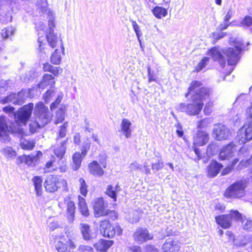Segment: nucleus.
Wrapping results in <instances>:
<instances>
[{
  "mask_svg": "<svg viewBox=\"0 0 252 252\" xmlns=\"http://www.w3.org/2000/svg\"><path fill=\"white\" fill-rule=\"evenodd\" d=\"M33 109V104L29 103L20 107L18 110L14 112L15 108L13 106H7L3 108V110L5 113H12L14 121L19 126H25L31 118Z\"/></svg>",
  "mask_w": 252,
  "mask_h": 252,
  "instance_id": "obj_1",
  "label": "nucleus"
},
{
  "mask_svg": "<svg viewBox=\"0 0 252 252\" xmlns=\"http://www.w3.org/2000/svg\"><path fill=\"white\" fill-rule=\"evenodd\" d=\"M192 92L193 94L191 95V98L194 100L202 103L210 100L212 94L211 89L203 86L202 83L198 81H193L190 83L188 92L186 94L185 97L187 98Z\"/></svg>",
  "mask_w": 252,
  "mask_h": 252,
  "instance_id": "obj_2",
  "label": "nucleus"
},
{
  "mask_svg": "<svg viewBox=\"0 0 252 252\" xmlns=\"http://www.w3.org/2000/svg\"><path fill=\"white\" fill-rule=\"evenodd\" d=\"M233 42L235 49L229 47L224 52L227 57V63L229 65H234L237 64L240 59L239 55L244 46L242 40L239 38L235 39Z\"/></svg>",
  "mask_w": 252,
  "mask_h": 252,
  "instance_id": "obj_3",
  "label": "nucleus"
},
{
  "mask_svg": "<svg viewBox=\"0 0 252 252\" xmlns=\"http://www.w3.org/2000/svg\"><path fill=\"white\" fill-rule=\"evenodd\" d=\"M33 114L35 119L41 123V126H44L51 122L52 117V115L50 113L48 107L46 106L42 101L36 104Z\"/></svg>",
  "mask_w": 252,
  "mask_h": 252,
  "instance_id": "obj_4",
  "label": "nucleus"
},
{
  "mask_svg": "<svg viewBox=\"0 0 252 252\" xmlns=\"http://www.w3.org/2000/svg\"><path fill=\"white\" fill-rule=\"evenodd\" d=\"M246 187L245 181H236L226 189L224 196L227 198H240L244 195Z\"/></svg>",
  "mask_w": 252,
  "mask_h": 252,
  "instance_id": "obj_5",
  "label": "nucleus"
},
{
  "mask_svg": "<svg viewBox=\"0 0 252 252\" xmlns=\"http://www.w3.org/2000/svg\"><path fill=\"white\" fill-rule=\"evenodd\" d=\"M191 103L186 104L181 103L176 106V109L180 112H185L190 116H196L199 114L204 106V103L194 100L191 98Z\"/></svg>",
  "mask_w": 252,
  "mask_h": 252,
  "instance_id": "obj_6",
  "label": "nucleus"
},
{
  "mask_svg": "<svg viewBox=\"0 0 252 252\" xmlns=\"http://www.w3.org/2000/svg\"><path fill=\"white\" fill-rule=\"evenodd\" d=\"M242 219V215L238 211H231L230 213L226 215H221L216 216L215 220L217 224L222 228L226 229L231 225V221L233 220H239Z\"/></svg>",
  "mask_w": 252,
  "mask_h": 252,
  "instance_id": "obj_7",
  "label": "nucleus"
},
{
  "mask_svg": "<svg viewBox=\"0 0 252 252\" xmlns=\"http://www.w3.org/2000/svg\"><path fill=\"white\" fill-rule=\"evenodd\" d=\"M99 230L101 233L105 237L111 238L115 234L121 235L123 230L118 224L112 225L109 220H104L101 221L99 225Z\"/></svg>",
  "mask_w": 252,
  "mask_h": 252,
  "instance_id": "obj_8",
  "label": "nucleus"
},
{
  "mask_svg": "<svg viewBox=\"0 0 252 252\" xmlns=\"http://www.w3.org/2000/svg\"><path fill=\"white\" fill-rule=\"evenodd\" d=\"M239 142L245 143L252 139V121H248L238 132Z\"/></svg>",
  "mask_w": 252,
  "mask_h": 252,
  "instance_id": "obj_9",
  "label": "nucleus"
},
{
  "mask_svg": "<svg viewBox=\"0 0 252 252\" xmlns=\"http://www.w3.org/2000/svg\"><path fill=\"white\" fill-rule=\"evenodd\" d=\"M213 132L215 138L219 141L226 139L230 134L226 126L220 123L214 125Z\"/></svg>",
  "mask_w": 252,
  "mask_h": 252,
  "instance_id": "obj_10",
  "label": "nucleus"
},
{
  "mask_svg": "<svg viewBox=\"0 0 252 252\" xmlns=\"http://www.w3.org/2000/svg\"><path fill=\"white\" fill-rule=\"evenodd\" d=\"M134 241L139 244L153 239V236L151 235L149 230L145 228L138 227L133 235Z\"/></svg>",
  "mask_w": 252,
  "mask_h": 252,
  "instance_id": "obj_11",
  "label": "nucleus"
},
{
  "mask_svg": "<svg viewBox=\"0 0 252 252\" xmlns=\"http://www.w3.org/2000/svg\"><path fill=\"white\" fill-rule=\"evenodd\" d=\"M180 248L178 240L170 237L166 239L162 247V252H178Z\"/></svg>",
  "mask_w": 252,
  "mask_h": 252,
  "instance_id": "obj_12",
  "label": "nucleus"
},
{
  "mask_svg": "<svg viewBox=\"0 0 252 252\" xmlns=\"http://www.w3.org/2000/svg\"><path fill=\"white\" fill-rule=\"evenodd\" d=\"M93 207L95 216L97 217L108 214V210L106 209V205L102 197L95 199Z\"/></svg>",
  "mask_w": 252,
  "mask_h": 252,
  "instance_id": "obj_13",
  "label": "nucleus"
},
{
  "mask_svg": "<svg viewBox=\"0 0 252 252\" xmlns=\"http://www.w3.org/2000/svg\"><path fill=\"white\" fill-rule=\"evenodd\" d=\"M236 145L232 142L223 147L219 154V158L221 160H224L233 156L236 152Z\"/></svg>",
  "mask_w": 252,
  "mask_h": 252,
  "instance_id": "obj_14",
  "label": "nucleus"
},
{
  "mask_svg": "<svg viewBox=\"0 0 252 252\" xmlns=\"http://www.w3.org/2000/svg\"><path fill=\"white\" fill-rule=\"evenodd\" d=\"M58 179L52 175H49L46 177L44 186L47 191L53 192L58 189Z\"/></svg>",
  "mask_w": 252,
  "mask_h": 252,
  "instance_id": "obj_15",
  "label": "nucleus"
},
{
  "mask_svg": "<svg viewBox=\"0 0 252 252\" xmlns=\"http://www.w3.org/2000/svg\"><path fill=\"white\" fill-rule=\"evenodd\" d=\"M79 228L83 236V239L86 241H92L95 238L96 234L93 232L89 224L85 223H81L80 224Z\"/></svg>",
  "mask_w": 252,
  "mask_h": 252,
  "instance_id": "obj_16",
  "label": "nucleus"
},
{
  "mask_svg": "<svg viewBox=\"0 0 252 252\" xmlns=\"http://www.w3.org/2000/svg\"><path fill=\"white\" fill-rule=\"evenodd\" d=\"M10 129L6 124L5 117L0 116V140L5 142L9 140Z\"/></svg>",
  "mask_w": 252,
  "mask_h": 252,
  "instance_id": "obj_17",
  "label": "nucleus"
},
{
  "mask_svg": "<svg viewBox=\"0 0 252 252\" xmlns=\"http://www.w3.org/2000/svg\"><path fill=\"white\" fill-rule=\"evenodd\" d=\"M222 167L221 164L212 160L207 167V175L211 178L216 177Z\"/></svg>",
  "mask_w": 252,
  "mask_h": 252,
  "instance_id": "obj_18",
  "label": "nucleus"
},
{
  "mask_svg": "<svg viewBox=\"0 0 252 252\" xmlns=\"http://www.w3.org/2000/svg\"><path fill=\"white\" fill-rule=\"evenodd\" d=\"M31 90L30 89H22L18 93H14L15 105H21L26 100L27 98L30 96Z\"/></svg>",
  "mask_w": 252,
  "mask_h": 252,
  "instance_id": "obj_19",
  "label": "nucleus"
},
{
  "mask_svg": "<svg viewBox=\"0 0 252 252\" xmlns=\"http://www.w3.org/2000/svg\"><path fill=\"white\" fill-rule=\"evenodd\" d=\"M55 84L54 77L51 74H45L43 75L41 80L37 84V87L40 89H43L48 86L51 88L54 87Z\"/></svg>",
  "mask_w": 252,
  "mask_h": 252,
  "instance_id": "obj_20",
  "label": "nucleus"
},
{
  "mask_svg": "<svg viewBox=\"0 0 252 252\" xmlns=\"http://www.w3.org/2000/svg\"><path fill=\"white\" fill-rule=\"evenodd\" d=\"M38 155H42V153L39 151L35 155H31L28 156L23 155L22 156H20L17 159V163L20 164L25 163L28 165L31 166L33 162L38 160Z\"/></svg>",
  "mask_w": 252,
  "mask_h": 252,
  "instance_id": "obj_21",
  "label": "nucleus"
},
{
  "mask_svg": "<svg viewBox=\"0 0 252 252\" xmlns=\"http://www.w3.org/2000/svg\"><path fill=\"white\" fill-rule=\"evenodd\" d=\"M209 139V135L206 132L198 131L194 137L193 144L199 146H203L208 142Z\"/></svg>",
  "mask_w": 252,
  "mask_h": 252,
  "instance_id": "obj_22",
  "label": "nucleus"
},
{
  "mask_svg": "<svg viewBox=\"0 0 252 252\" xmlns=\"http://www.w3.org/2000/svg\"><path fill=\"white\" fill-rule=\"evenodd\" d=\"M88 168L90 173L95 177H101L104 174V170L96 160L90 162Z\"/></svg>",
  "mask_w": 252,
  "mask_h": 252,
  "instance_id": "obj_23",
  "label": "nucleus"
},
{
  "mask_svg": "<svg viewBox=\"0 0 252 252\" xmlns=\"http://www.w3.org/2000/svg\"><path fill=\"white\" fill-rule=\"evenodd\" d=\"M209 55L214 61L218 62L220 66L223 67L225 64V60L224 57L217 47H214L209 50Z\"/></svg>",
  "mask_w": 252,
  "mask_h": 252,
  "instance_id": "obj_24",
  "label": "nucleus"
},
{
  "mask_svg": "<svg viewBox=\"0 0 252 252\" xmlns=\"http://www.w3.org/2000/svg\"><path fill=\"white\" fill-rule=\"evenodd\" d=\"M68 141V138L62 141L60 145H57L54 150L55 155L59 158L61 161L63 162L62 158L66 152V146Z\"/></svg>",
  "mask_w": 252,
  "mask_h": 252,
  "instance_id": "obj_25",
  "label": "nucleus"
},
{
  "mask_svg": "<svg viewBox=\"0 0 252 252\" xmlns=\"http://www.w3.org/2000/svg\"><path fill=\"white\" fill-rule=\"evenodd\" d=\"M113 243L112 240L100 239L98 242L94 244V246L97 251L103 252L107 250Z\"/></svg>",
  "mask_w": 252,
  "mask_h": 252,
  "instance_id": "obj_26",
  "label": "nucleus"
},
{
  "mask_svg": "<svg viewBox=\"0 0 252 252\" xmlns=\"http://www.w3.org/2000/svg\"><path fill=\"white\" fill-rule=\"evenodd\" d=\"M131 122L126 119H123L121 124V131L126 138H129L131 135V129L130 126Z\"/></svg>",
  "mask_w": 252,
  "mask_h": 252,
  "instance_id": "obj_27",
  "label": "nucleus"
},
{
  "mask_svg": "<svg viewBox=\"0 0 252 252\" xmlns=\"http://www.w3.org/2000/svg\"><path fill=\"white\" fill-rule=\"evenodd\" d=\"M64 202L67 206V213L68 219L70 220H73L74 217V213L75 210V206L74 202L70 200L69 198H65Z\"/></svg>",
  "mask_w": 252,
  "mask_h": 252,
  "instance_id": "obj_28",
  "label": "nucleus"
},
{
  "mask_svg": "<svg viewBox=\"0 0 252 252\" xmlns=\"http://www.w3.org/2000/svg\"><path fill=\"white\" fill-rule=\"evenodd\" d=\"M46 38L49 45L53 48L56 47L58 41V37L54 32H47Z\"/></svg>",
  "mask_w": 252,
  "mask_h": 252,
  "instance_id": "obj_29",
  "label": "nucleus"
},
{
  "mask_svg": "<svg viewBox=\"0 0 252 252\" xmlns=\"http://www.w3.org/2000/svg\"><path fill=\"white\" fill-rule=\"evenodd\" d=\"M78 199L79 209L81 213L83 216L87 217L89 213L85 199L80 195L78 196Z\"/></svg>",
  "mask_w": 252,
  "mask_h": 252,
  "instance_id": "obj_30",
  "label": "nucleus"
},
{
  "mask_svg": "<svg viewBox=\"0 0 252 252\" xmlns=\"http://www.w3.org/2000/svg\"><path fill=\"white\" fill-rule=\"evenodd\" d=\"M83 158L84 157L81 153L76 152L72 156V169L73 170H77L80 168Z\"/></svg>",
  "mask_w": 252,
  "mask_h": 252,
  "instance_id": "obj_31",
  "label": "nucleus"
},
{
  "mask_svg": "<svg viewBox=\"0 0 252 252\" xmlns=\"http://www.w3.org/2000/svg\"><path fill=\"white\" fill-rule=\"evenodd\" d=\"M153 14L158 19L165 17L167 14V10L162 7L157 6L152 10Z\"/></svg>",
  "mask_w": 252,
  "mask_h": 252,
  "instance_id": "obj_32",
  "label": "nucleus"
},
{
  "mask_svg": "<svg viewBox=\"0 0 252 252\" xmlns=\"http://www.w3.org/2000/svg\"><path fill=\"white\" fill-rule=\"evenodd\" d=\"M65 111V106L63 104L61 105L56 115V120L55 122V124L62 123L64 121Z\"/></svg>",
  "mask_w": 252,
  "mask_h": 252,
  "instance_id": "obj_33",
  "label": "nucleus"
},
{
  "mask_svg": "<svg viewBox=\"0 0 252 252\" xmlns=\"http://www.w3.org/2000/svg\"><path fill=\"white\" fill-rule=\"evenodd\" d=\"M35 191L37 196L41 195L42 179L40 176H36L32 178Z\"/></svg>",
  "mask_w": 252,
  "mask_h": 252,
  "instance_id": "obj_34",
  "label": "nucleus"
},
{
  "mask_svg": "<svg viewBox=\"0 0 252 252\" xmlns=\"http://www.w3.org/2000/svg\"><path fill=\"white\" fill-rule=\"evenodd\" d=\"M60 69V67L53 66L48 63H46L43 64V70L45 72H50L55 76H57L59 75Z\"/></svg>",
  "mask_w": 252,
  "mask_h": 252,
  "instance_id": "obj_35",
  "label": "nucleus"
},
{
  "mask_svg": "<svg viewBox=\"0 0 252 252\" xmlns=\"http://www.w3.org/2000/svg\"><path fill=\"white\" fill-rule=\"evenodd\" d=\"M43 127H44V126H41V123L35 119L34 120H31L29 124V129L31 133L37 132L40 129Z\"/></svg>",
  "mask_w": 252,
  "mask_h": 252,
  "instance_id": "obj_36",
  "label": "nucleus"
},
{
  "mask_svg": "<svg viewBox=\"0 0 252 252\" xmlns=\"http://www.w3.org/2000/svg\"><path fill=\"white\" fill-rule=\"evenodd\" d=\"M232 15H233V11L231 9H229V10L228 11L227 14H226V15L224 17V24L223 25L221 24L219 27L220 31H221L222 30H225L228 27L229 24H228V22L229 21V20L231 18Z\"/></svg>",
  "mask_w": 252,
  "mask_h": 252,
  "instance_id": "obj_37",
  "label": "nucleus"
},
{
  "mask_svg": "<svg viewBox=\"0 0 252 252\" xmlns=\"http://www.w3.org/2000/svg\"><path fill=\"white\" fill-rule=\"evenodd\" d=\"M61 60L60 52L58 49H56L51 56V62L54 64L58 65L61 63Z\"/></svg>",
  "mask_w": 252,
  "mask_h": 252,
  "instance_id": "obj_38",
  "label": "nucleus"
},
{
  "mask_svg": "<svg viewBox=\"0 0 252 252\" xmlns=\"http://www.w3.org/2000/svg\"><path fill=\"white\" fill-rule=\"evenodd\" d=\"M15 31V29L12 26L8 27L3 29L0 32L1 37L4 39L8 38L12 35Z\"/></svg>",
  "mask_w": 252,
  "mask_h": 252,
  "instance_id": "obj_39",
  "label": "nucleus"
},
{
  "mask_svg": "<svg viewBox=\"0 0 252 252\" xmlns=\"http://www.w3.org/2000/svg\"><path fill=\"white\" fill-rule=\"evenodd\" d=\"M239 159L237 158H235L226 167L223 169L221 171V175H225L229 174L234 169L236 164L239 161Z\"/></svg>",
  "mask_w": 252,
  "mask_h": 252,
  "instance_id": "obj_40",
  "label": "nucleus"
},
{
  "mask_svg": "<svg viewBox=\"0 0 252 252\" xmlns=\"http://www.w3.org/2000/svg\"><path fill=\"white\" fill-rule=\"evenodd\" d=\"M37 5L39 10L43 14L47 12L49 9H47L48 3L47 0H37Z\"/></svg>",
  "mask_w": 252,
  "mask_h": 252,
  "instance_id": "obj_41",
  "label": "nucleus"
},
{
  "mask_svg": "<svg viewBox=\"0 0 252 252\" xmlns=\"http://www.w3.org/2000/svg\"><path fill=\"white\" fill-rule=\"evenodd\" d=\"M105 192L109 197L113 199L114 201L116 202L117 201V191L114 189L113 186L108 185Z\"/></svg>",
  "mask_w": 252,
  "mask_h": 252,
  "instance_id": "obj_42",
  "label": "nucleus"
},
{
  "mask_svg": "<svg viewBox=\"0 0 252 252\" xmlns=\"http://www.w3.org/2000/svg\"><path fill=\"white\" fill-rule=\"evenodd\" d=\"M210 60L209 57H204L198 63L197 65L195 67V70L196 72H199L202 70L207 64Z\"/></svg>",
  "mask_w": 252,
  "mask_h": 252,
  "instance_id": "obj_43",
  "label": "nucleus"
},
{
  "mask_svg": "<svg viewBox=\"0 0 252 252\" xmlns=\"http://www.w3.org/2000/svg\"><path fill=\"white\" fill-rule=\"evenodd\" d=\"M47 14L49 16H50L48 20V27L47 32H54L53 28L55 27L54 22V18L53 17V12L49 10L47 12Z\"/></svg>",
  "mask_w": 252,
  "mask_h": 252,
  "instance_id": "obj_44",
  "label": "nucleus"
},
{
  "mask_svg": "<svg viewBox=\"0 0 252 252\" xmlns=\"http://www.w3.org/2000/svg\"><path fill=\"white\" fill-rule=\"evenodd\" d=\"M243 228L248 231H252V220L244 219L242 221Z\"/></svg>",
  "mask_w": 252,
  "mask_h": 252,
  "instance_id": "obj_45",
  "label": "nucleus"
},
{
  "mask_svg": "<svg viewBox=\"0 0 252 252\" xmlns=\"http://www.w3.org/2000/svg\"><path fill=\"white\" fill-rule=\"evenodd\" d=\"M15 96L14 93H11L7 96L1 98L0 101L3 104L12 102L15 105Z\"/></svg>",
  "mask_w": 252,
  "mask_h": 252,
  "instance_id": "obj_46",
  "label": "nucleus"
},
{
  "mask_svg": "<svg viewBox=\"0 0 252 252\" xmlns=\"http://www.w3.org/2000/svg\"><path fill=\"white\" fill-rule=\"evenodd\" d=\"M79 183L80 184V190L81 193L84 195L86 196L88 190H87V186L86 184L85 181L82 178L79 179Z\"/></svg>",
  "mask_w": 252,
  "mask_h": 252,
  "instance_id": "obj_47",
  "label": "nucleus"
},
{
  "mask_svg": "<svg viewBox=\"0 0 252 252\" xmlns=\"http://www.w3.org/2000/svg\"><path fill=\"white\" fill-rule=\"evenodd\" d=\"M67 126L68 123L67 122H65L61 126L59 132V136L57 138V140H58L60 138H63L66 136V128Z\"/></svg>",
  "mask_w": 252,
  "mask_h": 252,
  "instance_id": "obj_48",
  "label": "nucleus"
},
{
  "mask_svg": "<svg viewBox=\"0 0 252 252\" xmlns=\"http://www.w3.org/2000/svg\"><path fill=\"white\" fill-rule=\"evenodd\" d=\"M21 146L24 150H32L34 147V143L31 141L25 140L21 143Z\"/></svg>",
  "mask_w": 252,
  "mask_h": 252,
  "instance_id": "obj_49",
  "label": "nucleus"
},
{
  "mask_svg": "<svg viewBox=\"0 0 252 252\" xmlns=\"http://www.w3.org/2000/svg\"><path fill=\"white\" fill-rule=\"evenodd\" d=\"M55 95V91L54 89L48 90L43 95V98L46 103H48L51 98Z\"/></svg>",
  "mask_w": 252,
  "mask_h": 252,
  "instance_id": "obj_50",
  "label": "nucleus"
},
{
  "mask_svg": "<svg viewBox=\"0 0 252 252\" xmlns=\"http://www.w3.org/2000/svg\"><path fill=\"white\" fill-rule=\"evenodd\" d=\"M129 171L132 172L135 171H143L142 165L139 164L136 161H134L130 164L129 166Z\"/></svg>",
  "mask_w": 252,
  "mask_h": 252,
  "instance_id": "obj_51",
  "label": "nucleus"
},
{
  "mask_svg": "<svg viewBox=\"0 0 252 252\" xmlns=\"http://www.w3.org/2000/svg\"><path fill=\"white\" fill-rule=\"evenodd\" d=\"M55 247L58 252H66L67 249V244H64L61 241L58 242Z\"/></svg>",
  "mask_w": 252,
  "mask_h": 252,
  "instance_id": "obj_52",
  "label": "nucleus"
},
{
  "mask_svg": "<svg viewBox=\"0 0 252 252\" xmlns=\"http://www.w3.org/2000/svg\"><path fill=\"white\" fill-rule=\"evenodd\" d=\"M90 148V142L88 140L83 143L81 148V154L84 157L87 154L88 150Z\"/></svg>",
  "mask_w": 252,
  "mask_h": 252,
  "instance_id": "obj_53",
  "label": "nucleus"
},
{
  "mask_svg": "<svg viewBox=\"0 0 252 252\" xmlns=\"http://www.w3.org/2000/svg\"><path fill=\"white\" fill-rule=\"evenodd\" d=\"M213 105V102L209 100V101L207 103L204 109V112L206 115H210L212 112V107Z\"/></svg>",
  "mask_w": 252,
  "mask_h": 252,
  "instance_id": "obj_54",
  "label": "nucleus"
},
{
  "mask_svg": "<svg viewBox=\"0 0 252 252\" xmlns=\"http://www.w3.org/2000/svg\"><path fill=\"white\" fill-rule=\"evenodd\" d=\"M226 34L225 32H214L213 33L212 35L214 38V43L216 42L218 40L223 38Z\"/></svg>",
  "mask_w": 252,
  "mask_h": 252,
  "instance_id": "obj_55",
  "label": "nucleus"
},
{
  "mask_svg": "<svg viewBox=\"0 0 252 252\" xmlns=\"http://www.w3.org/2000/svg\"><path fill=\"white\" fill-rule=\"evenodd\" d=\"M78 252H94L92 247L89 246L81 245L78 249Z\"/></svg>",
  "mask_w": 252,
  "mask_h": 252,
  "instance_id": "obj_56",
  "label": "nucleus"
},
{
  "mask_svg": "<svg viewBox=\"0 0 252 252\" xmlns=\"http://www.w3.org/2000/svg\"><path fill=\"white\" fill-rule=\"evenodd\" d=\"M9 86L8 81L1 80L0 81V93L5 92Z\"/></svg>",
  "mask_w": 252,
  "mask_h": 252,
  "instance_id": "obj_57",
  "label": "nucleus"
},
{
  "mask_svg": "<svg viewBox=\"0 0 252 252\" xmlns=\"http://www.w3.org/2000/svg\"><path fill=\"white\" fill-rule=\"evenodd\" d=\"M140 216L138 212H135L132 216H130L129 218V221L131 223H135L139 221Z\"/></svg>",
  "mask_w": 252,
  "mask_h": 252,
  "instance_id": "obj_58",
  "label": "nucleus"
},
{
  "mask_svg": "<svg viewBox=\"0 0 252 252\" xmlns=\"http://www.w3.org/2000/svg\"><path fill=\"white\" fill-rule=\"evenodd\" d=\"M148 71V82H152V81H156V76L155 75L153 72H151V67L150 65L147 66Z\"/></svg>",
  "mask_w": 252,
  "mask_h": 252,
  "instance_id": "obj_59",
  "label": "nucleus"
},
{
  "mask_svg": "<svg viewBox=\"0 0 252 252\" xmlns=\"http://www.w3.org/2000/svg\"><path fill=\"white\" fill-rule=\"evenodd\" d=\"M163 167V163L162 162H160L159 160H158V162L155 163H153L152 165V168L153 171H157L159 169L162 168Z\"/></svg>",
  "mask_w": 252,
  "mask_h": 252,
  "instance_id": "obj_60",
  "label": "nucleus"
},
{
  "mask_svg": "<svg viewBox=\"0 0 252 252\" xmlns=\"http://www.w3.org/2000/svg\"><path fill=\"white\" fill-rule=\"evenodd\" d=\"M244 26L249 27L252 25V17L250 16H247L244 19L242 22Z\"/></svg>",
  "mask_w": 252,
  "mask_h": 252,
  "instance_id": "obj_61",
  "label": "nucleus"
},
{
  "mask_svg": "<svg viewBox=\"0 0 252 252\" xmlns=\"http://www.w3.org/2000/svg\"><path fill=\"white\" fill-rule=\"evenodd\" d=\"M127 252H142L141 248L138 246H132L126 249Z\"/></svg>",
  "mask_w": 252,
  "mask_h": 252,
  "instance_id": "obj_62",
  "label": "nucleus"
},
{
  "mask_svg": "<svg viewBox=\"0 0 252 252\" xmlns=\"http://www.w3.org/2000/svg\"><path fill=\"white\" fill-rule=\"evenodd\" d=\"M246 116L248 121H252V102L251 105L246 110Z\"/></svg>",
  "mask_w": 252,
  "mask_h": 252,
  "instance_id": "obj_63",
  "label": "nucleus"
},
{
  "mask_svg": "<svg viewBox=\"0 0 252 252\" xmlns=\"http://www.w3.org/2000/svg\"><path fill=\"white\" fill-rule=\"evenodd\" d=\"M145 250L146 252H158V250L155 246L148 245L145 246Z\"/></svg>",
  "mask_w": 252,
  "mask_h": 252,
  "instance_id": "obj_64",
  "label": "nucleus"
}]
</instances>
